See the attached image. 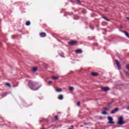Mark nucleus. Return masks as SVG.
Returning a JSON list of instances; mask_svg holds the SVG:
<instances>
[{"label": "nucleus", "instance_id": "obj_1", "mask_svg": "<svg viewBox=\"0 0 129 129\" xmlns=\"http://www.w3.org/2000/svg\"><path fill=\"white\" fill-rule=\"evenodd\" d=\"M38 84L36 82H33L32 80H29L28 81V86L31 89V90H38L40 87H42V86H39L38 88L34 89V87H37L38 86Z\"/></svg>", "mask_w": 129, "mask_h": 129}, {"label": "nucleus", "instance_id": "obj_2", "mask_svg": "<svg viewBox=\"0 0 129 129\" xmlns=\"http://www.w3.org/2000/svg\"><path fill=\"white\" fill-rule=\"evenodd\" d=\"M117 123L119 124V125H122L125 123V121L123 120V117L122 116L119 117Z\"/></svg>", "mask_w": 129, "mask_h": 129}, {"label": "nucleus", "instance_id": "obj_3", "mask_svg": "<svg viewBox=\"0 0 129 129\" xmlns=\"http://www.w3.org/2000/svg\"><path fill=\"white\" fill-rule=\"evenodd\" d=\"M108 123L109 124H114V121H113V118L111 116H108Z\"/></svg>", "mask_w": 129, "mask_h": 129}, {"label": "nucleus", "instance_id": "obj_4", "mask_svg": "<svg viewBox=\"0 0 129 129\" xmlns=\"http://www.w3.org/2000/svg\"><path fill=\"white\" fill-rule=\"evenodd\" d=\"M77 43L78 42L76 40H71L69 42V45L70 46H74V45H76Z\"/></svg>", "mask_w": 129, "mask_h": 129}, {"label": "nucleus", "instance_id": "obj_5", "mask_svg": "<svg viewBox=\"0 0 129 129\" xmlns=\"http://www.w3.org/2000/svg\"><path fill=\"white\" fill-rule=\"evenodd\" d=\"M101 90L102 91H104V92H106V91H109L110 90V89L107 87H101Z\"/></svg>", "mask_w": 129, "mask_h": 129}, {"label": "nucleus", "instance_id": "obj_6", "mask_svg": "<svg viewBox=\"0 0 129 129\" xmlns=\"http://www.w3.org/2000/svg\"><path fill=\"white\" fill-rule=\"evenodd\" d=\"M118 110H119V109H118V108H115L114 109L112 110L111 111V113L112 114H113L114 113H116V112H117L118 111Z\"/></svg>", "mask_w": 129, "mask_h": 129}, {"label": "nucleus", "instance_id": "obj_7", "mask_svg": "<svg viewBox=\"0 0 129 129\" xmlns=\"http://www.w3.org/2000/svg\"><path fill=\"white\" fill-rule=\"evenodd\" d=\"M39 35L41 38H44L47 36V34L45 32H41L39 33Z\"/></svg>", "mask_w": 129, "mask_h": 129}, {"label": "nucleus", "instance_id": "obj_8", "mask_svg": "<svg viewBox=\"0 0 129 129\" xmlns=\"http://www.w3.org/2000/svg\"><path fill=\"white\" fill-rule=\"evenodd\" d=\"M82 52L83 51H82V49H78L75 51V53H76L77 54H81Z\"/></svg>", "mask_w": 129, "mask_h": 129}, {"label": "nucleus", "instance_id": "obj_9", "mask_svg": "<svg viewBox=\"0 0 129 129\" xmlns=\"http://www.w3.org/2000/svg\"><path fill=\"white\" fill-rule=\"evenodd\" d=\"M115 61L116 62V64L117 65V67H118V69H120V64H119V62L117 60H115Z\"/></svg>", "mask_w": 129, "mask_h": 129}, {"label": "nucleus", "instance_id": "obj_10", "mask_svg": "<svg viewBox=\"0 0 129 129\" xmlns=\"http://www.w3.org/2000/svg\"><path fill=\"white\" fill-rule=\"evenodd\" d=\"M91 75H92V76H94V77L98 76V73H95V72H92L91 73Z\"/></svg>", "mask_w": 129, "mask_h": 129}, {"label": "nucleus", "instance_id": "obj_11", "mask_svg": "<svg viewBox=\"0 0 129 129\" xmlns=\"http://www.w3.org/2000/svg\"><path fill=\"white\" fill-rule=\"evenodd\" d=\"M122 33H124V34H125V35L126 36V37L128 38V39H129V34H128V32H127L125 31H122Z\"/></svg>", "mask_w": 129, "mask_h": 129}, {"label": "nucleus", "instance_id": "obj_12", "mask_svg": "<svg viewBox=\"0 0 129 129\" xmlns=\"http://www.w3.org/2000/svg\"><path fill=\"white\" fill-rule=\"evenodd\" d=\"M37 70H38V69L36 67H34L32 69V72H36Z\"/></svg>", "mask_w": 129, "mask_h": 129}, {"label": "nucleus", "instance_id": "obj_13", "mask_svg": "<svg viewBox=\"0 0 129 129\" xmlns=\"http://www.w3.org/2000/svg\"><path fill=\"white\" fill-rule=\"evenodd\" d=\"M63 95H59L58 96V99H59V100H62V99H63Z\"/></svg>", "mask_w": 129, "mask_h": 129}, {"label": "nucleus", "instance_id": "obj_14", "mask_svg": "<svg viewBox=\"0 0 129 129\" xmlns=\"http://www.w3.org/2000/svg\"><path fill=\"white\" fill-rule=\"evenodd\" d=\"M69 89L70 91H73V90H74V88H73V87H69Z\"/></svg>", "mask_w": 129, "mask_h": 129}, {"label": "nucleus", "instance_id": "obj_15", "mask_svg": "<svg viewBox=\"0 0 129 129\" xmlns=\"http://www.w3.org/2000/svg\"><path fill=\"white\" fill-rule=\"evenodd\" d=\"M30 25H31V22L28 21L26 22V26H30Z\"/></svg>", "mask_w": 129, "mask_h": 129}, {"label": "nucleus", "instance_id": "obj_16", "mask_svg": "<svg viewBox=\"0 0 129 129\" xmlns=\"http://www.w3.org/2000/svg\"><path fill=\"white\" fill-rule=\"evenodd\" d=\"M54 119H55V120H58L59 119V117L57 115L54 116Z\"/></svg>", "mask_w": 129, "mask_h": 129}, {"label": "nucleus", "instance_id": "obj_17", "mask_svg": "<svg viewBox=\"0 0 129 129\" xmlns=\"http://www.w3.org/2000/svg\"><path fill=\"white\" fill-rule=\"evenodd\" d=\"M5 85H6V86H8V87H11V84L9 83H6Z\"/></svg>", "mask_w": 129, "mask_h": 129}, {"label": "nucleus", "instance_id": "obj_18", "mask_svg": "<svg viewBox=\"0 0 129 129\" xmlns=\"http://www.w3.org/2000/svg\"><path fill=\"white\" fill-rule=\"evenodd\" d=\"M52 79H54V80H56V79H58V78H59V77L52 76Z\"/></svg>", "mask_w": 129, "mask_h": 129}, {"label": "nucleus", "instance_id": "obj_19", "mask_svg": "<svg viewBox=\"0 0 129 129\" xmlns=\"http://www.w3.org/2000/svg\"><path fill=\"white\" fill-rule=\"evenodd\" d=\"M102 114H103L104 115H106V114H107V112L106 111H104L102 112Z\"/></svg>", "mask_w": 129, "mask_h": 129}, {"label": "nucleus", "instance_id": "obj_20", "mask_svg": "<svg viewBox=\"0 0 129 129\" xmlns=\"http://www.w3.org/2000/svg\"><path fill=\"white\" fill-rule=\"evenodd\" d=\"M52 81H49L48 82V85H52Z\"/></svg>", "mask_w": 129, "mask_h": 129}, {"label": "nucleus", "instance_id": "obj_21", "mask_svg": "<svg viewBox=\"0 0 129 129\" xmlns=\"http://www.w3.org/2000/svg\"><path fill=\"white\" fill-rule=\"evenodd\" d=\"M56 92H61L62 91V89H58L56 90Z\"/></svg>", "mask_w": 129, "mask_h": 129}, {"label": "nucleus", "instance_id": "obj_22", "mask_svg": "<svg viewBox=\"0 0 129 129\" xmlns=\"http://www.w3.org/2000/svg\"><path fill=\"white\" fill-rule=\"evenodd\" d=\"M103 19H104V20H105L106 21H109V20L108 19H107V18H106V17H102Z\"/></svg>", "mask_w": 129, "mask_h": 129}, {"label": "nucleus", "instance_id": "obj_23", "mask_svg": "<svg viewBox=\"0 0 129 129\" xmlns=\"http://www.w3.org/2000/svg\"><path fill=\"white\" fill-rule=\"evenodd\" d=\"M15 38H17V35H13L12 39H15Z\"/></svg>", "mask_w": 129, "mask_h": 129}, {"label": "nucleus", "instance_id": "obj_24", "mask_svg": "<svg viewBox=\"0 0 129 129\" xmlns=\"http://www.w3.org/2000/svg\"><path fill=\"white\" fill-rule=\"evenodd\" d=\"M125 74H126V75H127V76H129V72H126Z\"/></svg>", "mask_w": 129, "mask_h": 129}, {"label": "nucleus", "instance_id": "obj_25", "mask_svg": "<svg viewBox=\"0 0 129 129\" xmlns=\"http://www.w3.org/2000/svg\"><path fill=\"white\" fill-rule=\"evenodd\" d=\"M103 109H104V110H108V108H107V107H104V108H103Z\"/></svg>", "mask_w": 129, "mask_h": 129}, {"label": "nucleus", "instance_id": "obj_26", "mask_svg": "<svg viewBox=\"0 0 129 129\" xmlns=\"http://www.w3.org/2000/svg\"><path fill=\"white\" fill-rule=\"evenodd\" d=\"M111 104H112V102H110V103L108 104V106H110V105H111Z\"/></svg>", "mask_w": 129, "mask_h": 129}, {"label": "nucleus", "instance_id": "obj_27", "mask_svg": "<svg viewBox=\"0 0 129 129\" xmlns=\"http://www.w3.org/2000/svg\"><path fill=\"white\" fill-rule=\"evenodd\" d=\"M77 105L78 106H80V102H78Z\"/></svg>", "mask_w": 129, "mask_h": 129}, {"label": "nucleus", "instance_id": "obj_28", "mask_svg": "<svg viewBox=\"0 0 129 129\" xmlns=\"http://www.w3.org/2000/svg\"><path fill=\"white\" fill-rule=\"evenodd\" d=\"M99 119H103V117H102V116H100Z\"/></svg>", "mask_w": 129, "mask_h": 129}, {"label": "nucleus", "instance_id": "obj_29", "mask_svg": "<svg viewBox=\"0 0 129 129\" xmlns=\"http://www.w3.org/2000/svg\"><path fill=\"white\" fill-rule=\"evenodd\" d=\"M126 109L127 110H129V106L127 108H126Z\"/></svg>", "mask_w": 129, "mask_h": 129}, {"label": "nucleus", "instance_id": "obj_30", "mask_svg": "<svg viewBox=\"0 0 129 129\" xmlns=\"http://www.w3.org/2000/svg\"><path fill=\"white\" fill-rule=\"evenodd\" d=\"M71 127H72V128L74 127V125H71Z\"/></svg>", "mask_w": 129, "mask_h": 129}, {"label": "nucleus", "instance_id": "obj_31", "mask_svg": "<svg viewBox=\"0 0 129 129\" xmlns=\"http://www.w3.org/2000/svg\"><path fill=\"white\" fill-rule=\"evenodd\" d=\"M78 1L79 3H81V2H80V1L79 0H77Z\"/></svg>", "mask_w": 129, "mask_h": 129}, {"label": "nucleus", "instance_id": "obj_32", "mask_svg": "<svg viewBox=\"0 0 129 129\" xmlns=\"http://www.w3.org/2000/svg\"><path fill=\"white\" fill-rule=\"evenodd\" d=\"M84 124H87V123H84Z\"/></svg>", "mask_w": 129, "mask_h": 129}, {"label": "nucleus", "instance_id": "obj_33", "mask_svg": "<svg viewBox=\"0 0 129 129\" xmlns=\"http://www.w3.org/2000/svg\"><path fill=\"white\" fill-rule=\"evenodd\" d=\"M13 87H16V86H14Z\"/></svg>", "mask_w": 129, "mask_h": 129}]
</instances>
